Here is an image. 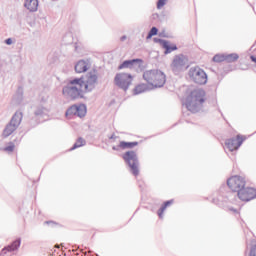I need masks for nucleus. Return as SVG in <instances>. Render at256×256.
<instances>
[{
	"instance_id": "23",
	"label": "nucleus",
	"mask_w": 256,
	"mask_h": 256,
	"mask_svg": "<svg viewBox=\"0 0 256 256\" xmlns=\"http://www.w3.org/2000/svg\"><path fill=\"white\" fill-rule=\"evenodd\" d=\"M83 145H85V140L83 138H79L72 149H78V147H83Z\"/></svg>"
},
{
	"instance_id": "27",
	"label": "nucleus",
	"mask_w": 256,
	"mask_h": 256,
	"mask_svg": "<svg viewBox=\"0 0 256 256\" xmlns=\"http://www.w3.org/2000/svg\"><path fill=\"white\" fill-rule=\"evenodd\" d=\"M166 3H167V0H158L157 9H163V7H165Z\"/></svg>"
},
{
	"instance_id": "29",
	"label": "nucleus",
	"mask_w": 256,
	"mask_h": 256,
	"mask_svg": "<svg viewBox=\"0 0 256 256\" xmlns=\"http://www.w3.org/2000/svg\"><path fill=\"white\" fill-rule=\"evenodd\" d=\"M6 45H11L13 43V40L11 38L6 39L5 41Z\"/></svg>"
},
{
	"instance_id": "11",
	"label": "nucleus",
	"mask_w": 256,
	"mask_h": 256,
	"mask_svg": "<svg viewBox=\"0 0 256 256\" xmlns=\"http://www.w3.org/2000/svg\"><path fill=\"white\" fill-rule=\"evenodd\" d=\"M173 71H181L187 69V58L184 56H176L171 64Z\"/></svg>"
},
{
	"instance_id": "9",
	"label": "nucleus",
	"mask_w": 256,
	"mask_h": 256,
	"mask_svg": "<svg viewBox=\"0 0 256 256\" xmlns=\"http://www.w3.org/2000/svg\"><path fill=\"white\" fill-rule=\"evenodd\" d=\"M19 125H21V117L14 115L10 123L5 127L2 136L9 137L10 135H13V133L17 131V127H19Z\"/></svg>"
},
{
	"instance_id": "5",
	"label": "nucleus",
	"mask_w": 256,
	"mask_h": 256,
	"mask_svg": "<svg viewBox=\"0 0 256 256\" xmlns=\"http://www.w3.org/2000/svg\"><path fill=\"white\" fill-rule=\"evenodd\" d=\"M191 81L196 83L197 85H206L207 84V73L205 70L199 67H193L189 70L188 73Z\"/></svg>"
},
{
	"instance_id": "21",
	"label": "nucleus",
	"mask_w": 256,
	"mask_h": 256,
	"mask_svg": "<svg viewBox=\"0 0 256 256\" xmlns=\"http://www.w3.org/2000/svg\"><path fill=\"white\" fill-rule=\"evenodd\" d=\"M173 205V200H169L164 202V204L161 206V208L158 210V217L160 219H163V213H165V210L169 207Z\"/></svg>"
},
{
	"instance_id": "19",
	"label": "nucleus",
	"mask_w": 256,
	"mask_h": 256,
	"mask_svg": "<svg viewBox=\"0 0 256 256\" xmlns=\"http://www.w3.org/2000/svg\"><path fill=\"white\" fill-rule=\"evenodd\" d=\"M145 91H147V84L141 83V84H137L133 88L132 93L134 95H141V93H145Z\"/></svg>"
},
{
	"instance_id": "13",
	"label": "nucleus",
	"mask_w": 256,
	"mask_h": 256,
	"mask_svg": "<svg viewBox=\"0 0 256 256\" xmlns=\"http://www.w3.org/2000/svg\"><path fill=\"white\" fill-rule=\"evenodd\" d=\"M142 63L143 60L141 59L126 60L118 67V69H134L136 65H138V67H141Z\"/></svg>"
},
{
	"instance_id": "24",
	"label": "nucleus",
	"mask_w": 256,
	"mask_h": 256,
	"mask_svg": "<svg viewBox=\"0 0 256 256\" xmlns=\"http://www.w3.org/2000/svg\"><path fill=\"white\" fill-rule=\"evenodd\" d=\"M4 151H6V153H13V151H15V144L10 142L9 145L4 148Z\"/></svg>"
},
{
	"instance_id": "17",
	"label": "nucleus",
	"mask_w": 256,
	"mask_h": 256,
	"mask_svg": "<svg viewBox=\"0 0 256 256\" xmlns=\"http://www.w3.org/2000/svg\"><path fill=\"white\" fill-rule=\"evenodd\" d=\"M24 7L28 9V11L35 12L39 8V0H25Z\"/></svg>"
},
{
	"instance_id": "7",
	"label": "nucleus",
	"mask_w": 256,
	"mask_h": 256,
	"mask_svg": "<svg viewBox=\"0 0 256 256\" xmlns=\"http://www.w3.org/2000/svg\"><path fill=\"white\" fill-rule=\"evenodd\" d=\"M227 185L231 191L238 193L247 185V180H245V177L235 175L227 180Z\"/></svg>"
},
{
	"instance_id": "12",
	"label": "nucleus",
	"mask_w": 256,
	"mask_h": 256,
	"mask_svg": "<svg viewBox=\"0 0 256 256\" xmlns=\"http://www.w3.org/2000/svg\"><path fill=\"white\" fill-rule=\"evenodd\" d=\"M205 99V90L203 89H196L190 93V103L195 101L198 105H203Z\"/></svg>"
},
{
	"instance_id": "4",
	"label": "nucleus",
	"mask_w": 256,
	"mask_h": 256,
	"mask_svg": "<svg viewBox=\"0 0 256 256\" xmlns=\"http://www.w3.org/2000/svg\"><path fill=\"white\" fill-rule=\"evenodd\" d=\"M122 159L130 167L132 175L137 177L139 175V160H137V152L133 150L127 151L122 155Z\"/></svg>"
},
{
	"instance_id": "8",
	"label": "nucleus",
	"mask_w": 256,
	"mask_h": 256,
	"mask_svg": "<svg viewBox=\"0 0 256 256\" xmlns=\"http://www.w3.org/2000/svg\"><path fill=\"white\" fill-rule=\"evenodd\" d=\"M238 198L240 201H244L245 203L249 201H253L256 199V189L254 187H243L238 193Z\"/></svg>"
},
{
	"instance_id": "20",
	"label": "nucleus",
	"mask_w": 256,
	"mask_h": 256,
	"mask_svg": "<svg viewBox=\"0 0 256 256\" xmlns=\"http://www.w3.org/2000/svg\"><path fill=\"white\" fill-rule=\"evenodd\" d=\"M139 142H125L121 141L118 145L119 149H133V147H137Z\"/></svg>"
},
{
	"instance_id": "18",
	"label": "nucleus",
	"mask_w": 256,
	"mask_h": 256,
	"mask_svg": "<svg viewBox=\"0 0 256 256\" xmlns=\"http://www.w3.org/2000/svg\"><path fill=\"white\" fill-rule=\"evenodd\" d=\"M21 245V240H16L13 243H11L10 245H8L7 247H5L2 251L3 253H7V251L11 252V251H17V249H19Z\"/></svg>"
},
{
	"instance_id": "14",
	"label": "nucleus",
	"mask_w": 256,
	"mask_h": 256,
	"mask_svg": "<svg viewBox=\"0 0 256 256\" xmlns=\"http://www.w3.org/2000/svg\"><path fill=\"white\" fill-rule=\"evenodd\" d=\"M90 67H91V63H89V61L80 60L75 65V71L76 73H85L88 71Z\"/></svg>"
},
{
	"instance_id": "3",
	"label": "nucleus",
	"mask_w": 256,
	"mask_h": 256,
	"mask_svg": "<svg viewBox=\"0 0 256 256\" xmlns=\"http://www.w3.org/2000/svg\"><path fill=\"white\" fill-rule=\"evenodd\" d=\"M133 79L135 77L129 72H120L117 73L114 77V85L122 91H129V87L133 85Z\"/></svg>"
},
{
	"instance_id": "30",
	"label": "nucleus",
	"mask_w": 256,
	"mask_h": 256,
	"mask_svg": "<svg viewBox=\"0 0 256 256\" xmlns=\"http://www.w3.org/2000/svg\"><path fill=\"white\" fill-rule=\"evenodd\" d=\"M124 39H125V37H122V38H121V41H123Z\"/></svg>"
},
{
	"instance_id": "15",
	"label": "nucleus",
	"mask_w": 256,
	"mask_h": 256,
	"mask_svg": "<svg viewBox=\"0 0 256 256\" xmlns=\"http://www.w3.org/2000/svg\"><path fill=\"white\" fill-rule=\"evenodd\" d=\"M190 99H191V95H189L186 98L184 105H185L186 109H188V111L195 113V111H197V107H199V104L195 100H190Z\"/></svg>"
},
{
	"instance_id": "16",
	"label": "nucleus",
	"mask_w": 256,
	"mask_h": 256,
	"mask_svg": "<svg viewBox=\"0 0 256 256\" xmlns=\"http://www.w3.org/2000/svg\"><path fill=\"white\" fill-rule=\"evenodd\" d=\"M154 41L157 43H161L162 47L166 49L165 53H172V51H177V46L176 45H171L169 42L161 39L155 38Z\"/></svg>"
},
{
	"instance_id": "26",
	"label": "nucleus",
	"mask_w": 256,
	"mask_h": 256,
	"mask_svg": "<svg viewBox=\"0 0 256 256\" xmlns=\"http://www.w3.org/2000/svg\"><path fill=\"white\" fill-rule=\"evenodd\" d=\"M158 31L159 30L157 29V27H152L150 32L148 33L147 39H151V37L157 35Z\"/></svg>"
},
{
	"instance_id": "2",
	"label": "nucleus",
	"mask_w": 256,
	"mask_h": 256,
	"mask_svg": "<svg viewBox=\"0 0 256 256\" xmlns=\"http://www.w3.org/2000/svg\"><path fill=\"white\" fill-rule=\"evenodd\" d=\"M143 79L149 87H152V89H157L165 85L167 81V76L165 75V73H163V71L153 69L146 70L143 73Z\"/></svg>"
},
{
	"instance_id": "1",
	"label": "nucleus",
	"mask_w": 256,
	"mask_h": 256,
	"mask_svg": "<svg viewBox=\"0 0 256 256\" xmlns=\"http://www.w3.org/2000/svg\"><path fill=\"white\" fill-rule=\"evenodd\" d=\"M97 72H89L86 76L70 81V86L63 89V94L71 99H79L85 93H91L97 87Z\"/></svg>"
},
{
	"instance_id": "25",
	"label": "nucleus",
	"mask_w": 256,
	"mask_h": 256,
	"mask_svg": "<svg viewBox=\"0 0 256 256\" xmlns=\"http://www.w3.org/2000/svg\"><path fill=\"white\" fill-rule=\"evenodd\" d=\"M225 57H226V61H229V62L237 61V59H239V55L237 54H230Z\"/></svg>"
},
{
	"instance_id": "6",
	"label": "nucleus",
	"mask_w": 256,
	"mask_h": 256,
	"mask_svg": "<svg viewBox=\"0 0 256 256\" xmlns=\"http://www.w3.org/2000/svg\"><path fill=\"white\" fill-rule=\"evenodd\" d=\"M247 141V136L238 134L233 138H229L225 141V148L233 153V151L239 150V147Z\"/></svg>"
},
{
	"instance_id": "22",
	"label": "nucleus",
	"mask_w": 256,
	"mask_h": 256,
	"mask_svg": "<svg viewBox=\"0 0 256 256\" xmlns=\"http://www.w3.org/2000/svg\"><path fill=\"white\" fill-rule=\"evenodd\" d=\"M214 63H223V61H227L225 55L217 54L213 57Z\"/></svg>"
},
{
	"instance_id": "28",
	"label": "nucleus",
	"mask_w": 256,
	"mask_h": 256,
	"mask_svg": "<svg viewBox=\"0 0 256 256\" xmlns=\"http://www.w3.org/2000/svg\"><path fill=\"white\" fill-rule=\"evenodd\" d=\"M250 256H256V243L251 246Z\"/></svg>"
},
{
	"instance_id": "10",
	"label": "nucleus",
	"mask_w": 256,
	"mask_h": 256,
	"mask_svg": "<svg viewBox=\"0 0 256 256\" xmlns=\"http://www.w3.org/2000/svg\"><path fill=\"white\" fill-rule=\"evenodd\" d=\"M66 117H85L87 115V107L84 104L73 105L66 111Z\"/></svg>"
}]
</instances>
